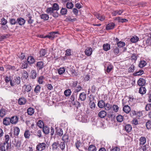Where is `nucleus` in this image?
I'll return each mask as SVG.
<instances>
[{
    "mask_svg": "<svg viewBox=\"0 0 151 151\" xmlns=\"http://www.w3.org/2000/svg\"><path fill=\"white\" fill-rule=\"evenodd\" d=\"M76 119L79 121L83 123H86L88 122V119L87 116L86 115L82 116L79 114L76 116Z\"/></svg>",
    "mask_w": 151,
    "mask_h": 151,
    "instance_id": "obj_1",
    "label": "nucleus"
},
{
    "mask_svg": "<svg viewBox=\"0 0 151 151\" xmlns=\"http://www.w3.org/2000/svg\"><path fill=\"white\" fill-rule=\"evenodd\" d=\"M21 79L19 76H15L14 77V80L12 81H11L10 82V84L11 86H14L16 84H19L20 83Z\"/></svg>",
    "mask_w": 151,
    "mask_h": 151,
    "instance_id": "obj_2",
    "label": "nucleus"
},
{
    "mask_svg": "<svg viewBox=\"0 0 151 151\" xmlns=\"http://www.w3.org/2000/svg\"><path fill=\"white\" fill-rule=\"evenodd\" d=\"M46 145L45 143H39L37 145L36 149L38 150L41 151L45 149Z\"/></svg>",
    "mask_w": 151,
    "mask_h": 151,
    "instance_id": "obj_3",
    "label": "nucleus"
},
{
    "mask_svg": "<svg viewBox=\"0 0 151 151\" xmlns=\"http://www.w3.org/2000/svg\"><path fill=\"white\" fill-rule=\"evenodd\" d=\"M58 33V32H50L49 34L47 35H46L44 37V38H48L49 39H52L55 37V35Z\"/></svg>",
    "mask_w": 151,
    "mask_h": 151,
    "instance_id": "obj_4",
    "label": "nucleus"
},
{
    "mask_svg": "<svg viewBox=\"0 0 151 151\" xmlns=\"http://www.w3.org/2000/svg\"><path fill=\"white\" fill-rule=\"evenodd\" d=\"M11 123L10 118L6 117L4 118L3 120V124L5 126H8Z\"/></svg>",
    "mask_w": 151,
    "mask_h": 151,
    "instance_id": "obj_5",
    "label": "nucleus"
},
{
    "mask_svg": "<svg viewBox=\"0 0 151 151\" xmlns=\"http://www.w3.org/2000/svg\"><path fill=\"white\" fill-rule=\"evenodd\" d=\"M137 84L140 86H143L146 83V80L144 78H140L137 82Z\"/></svg>",
    "mask_w": 151,
    "mask_h": 151,
    "instance_id": "obj_6",
    "label": "nucleus"
},
{
    "mask_svg": "<svg viewBox=\"0 0 151 151\" xmlns=\"http://www.w3.org/2000/svg\"><path fill=\"white\" fill-rule=\"evenodd\" d=\"M36 66L38 70H40L42 69L44 67L43 62L42 61L38 62L36 63Z\"/></svg>",
    "mask_w": 151,
    "mask_h": 151,
    "instance_id": "obj_7",
    "label": "nucleus"
},
{
    "mask_svg": "<svg viewBox=\"0 0 151 151\" xmlns=\"http://www.w3.org/2000/svg\"><path fill=\"white\" fill-rule=\"evenodd\" d=\"M27 102L26 99L23 97L20 98L18 101L19 104L20 105H23L25 104Z\"/></svg>",
    "mask_w": 151,
    "mask_h": 151,
    "instance_id": "obj_8",
    "label": "nucleus"
},
{
    "mask_svg": "<svg viewBox=\"0 0 151 151\" xmlns=\"http://www.w3.org/2000/svg\"><path fill=\"white\" fill-rule=\"evenodd\" d=\"M21 142L19 140H15V143L14 144L16 148L18 150H20L21 149Z\"/></svg>",
    "mask_w": 151,
    "mask_h": 151,
    "instance_id": "obj_9",
    "label": "nucleus"
},
{
    "mask_svg": "<svg viewBox=\"0 0 151 151\" xmlns=\"http://www.w3.org/2000/svg\"><path fill=\"white\" fill-rule=\"evenodd\" d=\"M18 118L17 116H12L11 118H10L11 123L13 124H16L18 121Z\"/></svg>",
    "mask_w": 151,
    "mask_h": 151,
    "instance_id": "obj_10",
    "label": "nucleus"
},
{
    "mask_svg": "<svg viewBox=\"0 0 151 151\" xmlns=\"http://www.w3.org/2000/svg\"><path fill=\"white\" fill-rule=\"evenodd\" d=\"M115 24L114 23L111 22L108 24L106 26V29L107 30H111L113 29Z\"/></svg>",
    "mask_w": 151,
    "mask_h": 151,
    "instance_id": "obj_11",
    "label": "nucleus"
},
{
    "mask_svg": "<svg viewBox=\"0 0 151 151\" xmlns=\"http://www.w3.org/2000/svg\"><path fill=\"white\" fill-rule=\"evenodd\" d=\"M25 22V20L23 18L20 17L17 19V23L20 25H22L24 24Z\"/></svg>",
    "mask_w": 151,
    "mask_h": 151,
    "instance_id": "obj_12",
    "label": "nucleus"
},
{
    "mask_svg": "<svg viewBox=\"0 0 151 151\" xmlns=\"http://www.w3.org/2000/svg\"><path fill=\"white\" fill-rule=\"evenodd\" d=\"M92 49L91 47H88L85 51V54L88 56H90L92 54Z\"/></svg>",
    "mask_w": 151,
    "mask_h": 151,
    "instance_id": "obj_13",
    "label": "nucleus"
},
{
    "mask_svg": "<svg viewBox=\"0 0 151 151\" xmlns=\"http://www.w3.org/2000/svg\"><path fill=\"white\" fill-rule=\"evenodd\" d=\"M40 18L44 21L47 20L49 18L48 15L46 14H43L40 16Z\"/></svg>",
    "mask_w": 151,
    "mask_h": 151,
    "instance_id": "obj_14",
    "label": "nucleus"
},
{
    "mask_svg": "<svg viewBox=\"0 0 151 151\" xmlns=\"http://www.w3.org/2000/svg\"><path fill=\"white\" fill-rule=\"evenodd\" d=\"M123 11L122 10H118L113 11L112 12V14L113 16H116L117 14L119 15H121L123 12Z\"/></svg>",
    "mask_w": 151,
    "mask_h": 151,
    "instance_id": "obj_15",
    "label": "nucleus"
},
{
    "mask_svg": "<svg viewBox=\"0 0 151 151\" xmlns=\"http://www.w3.org/2000/svg\"><path fill=\"white\" fill-rule=\"evenodd\" d=\"M106 115V112L104 110H102L100 111L98 114L99 116L101 118H104Z\"/></svg>",
    "mask_w": 151,
    "mask_h": 151,
    "instance_id": "obj_16",
    "label": "nucleus"
},
{
    "mask_svg": "<svg viewBox=\"0 0 151 151\" xmlns=\"http://www.w3.org/2000/svg\"><path fill=\"white\" fill-rule=\"evenodd\" d=\"M139 145H143L146 142V139L145 137H141L139 139Z\"/></svg>",
    "mask_w": 151,
    "mask_h": 151,
    "instance_id": "obj_17",
    "label": "nucleus"
},
{
    "mask_svg": "<svg viewBox=\"0 0 151 151\" xmlns=\"http://www.w3.org/2000/svg\"><path fill=\"white\" fill-rule=\"evenodd\" d=\"M146 89L145 87L142 86L141 87L139 90V93L141 94H144L146 93Z\"/></svg>",
    "mask_w": 151,
    "mask_h": 151,
    "instance_id": "obj_18",
    "label": "nucleus"
},
{
    "mask_svg": "<svg viewBox=\"0 0 151 151\" xmlns=\"http://www.w3.org/2000/svg\"><path fill=\"white\" fill-rule=\"evenodd\" d=\"M103 47L104 50L105 51H107L110 49V45L108 43L104 44L103 45Z\"/></svg>",
    "mask_w": 151,
    "mask_h": 151,
    "instance_id": "obj_19",
    "label": "nucleus"
},
{
    "mask_svg": "<svg viewBox=\"0 0 151 151\" xmlns=\"http://www.w3.org/2000/svg\"><path fill=\"white\" fill-rule=\"evenodd\" d=\"M130 110V107L127 105H125L123 108V111L127 114L129 113Z\"/></svg>",
    "mask_w": 151,
    "mask_h": 151,
    "instance_id": "obj_20",
    "label": "nucleus"
},
{
    "mask_svg": "<svg viewBox=\"0 0 151 151\" xmlns=\"http://www.w3.org/2000/svg\"><path fill=\"white\" fill-rule=\"evenodd\" d=\"M105 103L103 100H100L98 103V105L99 107L102 108L105 106Z\"/></svg>",
    "mask_w": 151,
    "mask_h": 151,
    "instance_id": "obj_21",
    "label": "nucleus"
},
{
    "mask_svg": "<svg viewBox=\"0 0 151 151\" xmlns=\"http://www.w3.org/2000/svg\"><path fill=\"white\" fill-rule=\"evenodd\" d=\"M27 61L29 64H32L35 62V60L32 56H29L27 58Z\"/></svg>",
    "mask_w": 151,
    "mask_h": 151,
    "instance_id": "obj_22",
    "label": "nucleus"
},
{
    "mask_svg": "<svg viewBox=\"0 0 151 151\" xmlns=\"http://www.w3.org/2000/svg\"><path fill=\"white\" fill-rule=\"evenodd\" d=\"M13 130L14 135V136H17L19 132V129L18 127H16Z\"/></svg>",
    "mask_w": 151,
    "mask_h": 151,
    "instance_id": "obj_23",
    "label": "nucleus"
},
{
    "mask_svg": "<svg viewBox=\"0 0 151 151\" xmlns=\"http://www.w3.org/2000/svg\"><path fill=\"white\" fill-rule=\"evenodd\" d=\"M86 98V95L84 92L80 93L79 95V99L82 101H84Z\"/></svg>",
    "mask_w": 151,
    "mask_h": 151,
    "instance_id": "obj_24",
    "label": "nucleus"
},
{
    "mask_svg": "<svg viewBox=\"0 0 151 151\" xmlns=\"http://www.w3.org/2000/svg\"><path fill=\"white\" fill-rule=\"evenodd\" d=\"M27 113L28 115L30 116L32 115L34 113V109L31 107L29 108L27 110Z\"/></svg>",
    "mask_w": 151,
    "mask_h": 151,
    "instance_id": "obj_25",
    "label": "nucleus"
},
{
    "mask_svg": "<svg viewBox=\"0 0 151 151\" xmlns=\"http://www.w3.org/2000/svg\"><path fill=\"white\" fill-rule=\"evenodd\" d=\"M41 86L39 85H37L35 88L34 91L37 95L38 94L40 91Z\"/></svg>",
    "mask_w": 151,
    "mask_h": 151,
    "instance_id": "obj_26",
    "label": "nucleus"
},
{
    "mask_svg": "<svg viewBox=\"0 0 151 151\" xmlns=\"http://www.w3.org/2000/svg\"><path fill=\"white\" fill-rule=\"evenodd\" d=\"M125 129L126 132L129 133L131 131L132 129V127L131 125L127 124L125 126Z\"/></svg>",
    "mask_w": 151,
    "mask_h": 151,
    "instance_id": "obj_27",
    "label": "nucleus"
},
{
    "mask_svg": "<svg viewBox=\"0 0 151 151\" xmlns=\"http://www.w3.org/2000/svg\"><path fill=\"white\" fill-rule=\"evenodd\" d=\"M139 40L138 37L136 36H134L132 37L131 39V41L132 43H135L137 42Z\"/></svg>",
    "mask_w": 151,
    "mask_h": 151,
    "instance_id": "obj_28",
    "label": "nucleus"
},
{
    "mask_svg": "<svg viewBox=\"0 0 151 151\" xmlns=\"http://www.w3.org/2000/svg\"><path fill=\"white\" fill-rule=\"evenodd\" d=\"M67 12V10L66 8H62L61 9L60 14L62 15H65Z\"/></svg>",
    "mask_w": 151,
    "mask_h": 151,
    "instance_id": "obj_29",
    "label": "nucleus"
},
{
    "mask_svg": "<svg viewBox=\"0 0 151 151\" xmlns=\"http://www.w3.org/2000/svg\"><path fill=\"white\" fill-rule=\"evenodd\" d=\"M5 109L2 108L0 110V116L3 117L6 114Z\"/></svg>",
    "mask_w": 151,
    "mask_h": 151,
    "instance_id": "obj_30",
    "label": "nucleus"
},
{
    "mask_svg": "<svg viewBox=\"0 0 151 151\" xmlns=\"http://www.w3.org/2000/svg\"><path fill=\"white\" fill-rule=\"evenodd\" d=\"M54 10L52 8V7H48L45 11V12L48 14H52L54 12Z\"/></svg>",
    "mask_w": 151,
    "mask_h": 151,
    "instance_id": "obj_31",
    "label": "nucleus"
},
{
    "mask_svg": "<svg viewBox=\"0 0 151 151\" xmlns=\"http://www.w3.org/2000/svg\"><path fill=\"white\" fill-rule=\"evenodd\" d=\"M47 52V51L45 49H41L40 50L39 53L40 56L41 57L44 56Z\"/></svg>",
    "mask_w": 151,
    "mask_h": 151,
    "instance_id": "obj_32",
    "label": "nucleus"
},
{
    "mask_svg": "<svg viewBox=\"0 0 151 151\" xmlns=\"http://www.w3.org/2000/svg\"><path fill=\"white\" fill-rule=\"evenodd\" d=\"M30 135V133L29 131L28 130H27L25 131L24 134V136L26 138H29Z\"/></svg>",
    "mask_w": 151,
    "mask_h": 151,
    "instance_id": "obj_33",
    "label": "nucleus"
},
{
    "mask_svg": "<svg viewBox=\"0 0 151 151\" xmlns=\"http://www.w3.org/2000/svg\"><path fill=\"white\" fill-rule=\"evenodd\" d=\"M25 88L24 89V91L27 92H29L31 91L32 89V87L30 85H24Z\"/></svg>",
    "mask_w": 151,
    "mask_h": 151,
    "instance_id": "obj_34",
    "label": "nucleus"
},
{
    "mask_svg": "<svg viewBox=\"0 0 151 151\" xmlns=\"http://www.w3.org/2000/svg\"><path fill=\"white\" fill-rule=\"evenodd\" d=\"M147 63L144 60H142L140 61L139 64V67L140 68H142L145 66Z\"/></svg>",
    "mask_w": 151,
    "mask_h": 151,
    "instance_id": "obj_35",
    "label": "nucleus"
},
{
    "mask_svg": "<svg viewBox=\"0 0 151 151\" xmlns=\"http://www.w3.org/2000/svg\"><path fill=\"white\" fill-rule=\"evenodd\" d=\"M59 146V144L58 143L54 142L52 145V147L53 150H56Z\"/></svg>",
    "mask_w": 151,
    "mask_h": 151,
    "instance_id": "obj_36",
    "label": "nucleus"
},
{
    "mask_svg": "<svg viewBox=\"0 0 151 151\" xmlns=\"http://www.w3.org/2000/svg\"><path fill=\"white\" fill-rule=\"evenodd\" d=\"M135 69V66L133 64H132L129 68L128 69V71L129 73H132L134 72Z\"/></svg>",
    "mask_w": 151,
    "mask_h": 151,
    "instance_id": "obj_37",
    "label": "nucleus"
},
{
    "mask_svg": "<svg viewBox=\"0 0 151 151\" xmlns=\"http://www.w3.org/2000/svg\"><path fill=\"white\" fill-rule=\"evenodd\" d=\"M71 93V91L70 89L66 90L64 92V94L66 96H69Z\"/></svg>",
    "mask_w": 151,
    "mask_h": 151,
    "instance_id": "obj_38",
    "label": "nucleus"
},
{
    "mask_svg": "<svg viewBox=\"0 0 151 151\" xmlns=\"http://www.w3.org/2000/svg\"><path fill=\"white\" fill-rule=\"evenodd\" d=\"M88 150V151H96V147L94 145H91L89 147Z\"/></svg>",
    "mask_w": 151,
    "mask_h": 151,
    "instance_id": "obj_39",
    "label": "nucleus"
},
{
    "mask_svg": "<svg viewBox=\"0 0 151 151\" xmlns=\"http://www.w3.org/2000/svg\"><path fill=\"white\" fill-rule=\"evenodd\" d=\"M117 45L118 47L121 48L124 46L125 45V44L124 42L123 41H120L119 42H118V43H117Z\"/></svg>",
    "mask_w": 151,
    "mask_h": 151,
    "instance_id": "obj_40",
    "label": "nucleus"
},
{
    "mask_svg": "<svg viewBox=\"0 0 151 151\" xmlns=\"http://www.w3.org/2000/svg\"><path fill=\"white\" fill-rule=\"evenodd\" d=\"M32 75L31 76V78L33 79H35L37 77V73L36 71L34 70H32L31 72Z\"/></svg>",
    "mask_w": 151,
    "mask_h": 151,
    "instance_id": "obj_41",
    "label": "nucleus"
},
{
    "mask_svg": "<svg viewBox=\"0 0 151 151\" xmlns=\"http://www.w3.org/2000/svg\"><path fill=\"white\" fill-rule=\"evenodd\" d=\"M116 119L118 122H121L123 120V117L121 115H118L116 117Z\"/></svg>",
    "mask_w": 151,
    "mask_h": 151,
    "instance_id": "obj_42",
    "label": "nucleus"
},
{
    "mask_svg": "<svg viewBox=\"0 0 151 151\" xmlns=\"http://www.w3.org/2000/svg\"><path fill=\"white\" fill-rule=\"evenodd\" d=\"M52 8L54 11H58L59 9V5L57 4L54 3L53 4Z\"/></svg>",
    "mask_w": 151,
    "mask_h": 151,
    "instance_id": "obj_43",
    "label": "nucleus"
},
{
    "mask_svg": "<svg viewBox=\"0 0 151 151\" xmlns=\"http://www.w3.org/2000/svg\"><path fill=\"white\" fill-rule=\"evenodd\" d=\"M119 49L118 47L115 46L114 47L113 51L115 55H117L119 53Z\"/></svg>",
    "mask_w": 151,
    "mask_h": 151,
    "instance_id": "obj_44",
    "label": "nucleus"
},
{
    "mask_svg": "<svg viewBox=\"0 0 151 151\" xmlns=\"http://www.w3.org/2000/svg\"><path fill=\"white\" fill-rule=\"evenodd\" d=\"M111 107V105L109 104V103H107L106 104H105V106H104L105 109L107 111L110 109Z\"/></svg>",
    "mask_w": 151,
    "mask_h": 151,
    "instance_id": "obj_45",
    "label": "nucleus"
},
{
    "mask_svg": "<svg viewBox=\"0 0 151 151\" xmlns=\"http://www.w3.org/2000/svg\"><path fill=\"white\" fill-rule=\"evenodd\" d=\"M66 6L68 9H71L73 7V5L72 2H68L66 4Z\"/></svg>",
    "mask_w": 151,
    "mask_h": 151,
    "instance_id": "obj_46",
    "label": "nucleus"
},
{
    "mask_svg": "<svg viewBox=\"0 0 151 151\" xmlns=\"http://www.w3.org/2000/svg\"><path fill=\"white\" fill-rule=\"evenodd\" d=\"M56 133L59 136H62L63 134V130L61 128L57 129L56 131Z\"/></svg>",
    "mask_w": 151,
    "mask_h": 151,
    "instance_id": "obj_47",
    "label": "nucleus"
},
{
    "mask_svg": "<svg viewBox=\"0 0 151 151\" xmlns=\"http://www.w3.org/2000/svg\"><path fill=\"white\" fill-rule=\"evenodd\" d=\"M59 146L60 147V149L62 150H63L65 147V144L64 142H61L60 144L59 145Z\"/></svg>",
    "mask_w": 151,
    "mask_h": 151,
    "instance_id": "obj_48",
    "label": "nucleus"
},
{
    "mask_svg": "<svg viewBox=\"0 0 151 151\" xmlns=\"http://www.w3.org/2000/svg\"><path fill=\"white\" fill-rule=\"evenodd\" d=\"M144 72L143 70H140L138 71L135 73L134 75V76H140L144 73Z\"/></svg>",
    "mask_w": 151,
    "mask_h": 151,
    "instance_id": "obj_49",
    "label": "nucleus"
},
{
    "mask_svg": "<svg viewBox=\"0 0 151 151\" xmlns=\"http://www.w3.org/2000/svg\"><path fill=\"white\" fill-rule=\"evenodd\" d=\"M146 127L147 129H151V121L148 120L146 124Z\"/></svg>",
    "mask_w": 151,
    "mask_h": 151,
    "instance_id": "obj_50",
    "label": "nucleus"
},
{
    "mask_svg": "<svg viewBox=\"0 0 151 151\" xmlns=\"http://www.w3.org/2000/svg\"><path fill=\"white\" fill-rule=\"evenodd\" d=\"M65 71V69L64 68H61L58 70V73L60 75H61Z\"/></svg>",
    "mask_w": 151,
    "mask_h": 151,
    "instance_id": "obj_51",
    "label": "nucleus"
},
{
    "mask_svg": "<svg viewBox=\"0 0 151 151\" xmlns=\"http://www.w3.org/2000/svg\"><path fill=\"white\" fill-rule=\"evenodd\" d=\"M43 132L46 134H48L49 132V129L47 127H43Z\"/></svg>",
    "mask_w": 151,
    "mask_h": 151,
    "instance_id": "obj_52",
    "label": "nucleus"
},
{
    "mask_svg": "<svg viewBox=\"0 0 151 151\" xmlns=\"http://www.w3.org/2000/svg\"><path fill=\"white\" fill-rule=\"evenodd\" d=\"M10 24L12 25H15L17 23V20L14 19H10L9 20Z\"/></svg>",
    "mask_w": 151,
    "mask_h": 151,
    "instance_id": "obj_53",
    "label": "nucleus"
},
{
    "mask_svg": "<svg viewBox=\"0 0 151 151\" xmlns=\"http://www.w3.org/2000/svg\"><path fill=\"white\" fill-rule=\"evenodd\" d=\"M89 105L90 107L91 108V109H93L95 107L96 105L95 103L93 102L92 101H90L89 103Z\"/></svg>",
    "mask_w": 151,
    "mask_h": 151,
    "instance_id": "obj_54",
    "label": "nucleus"
},
{
    "mask_svg": "<svg viewBox=\"0 0 151 151\" xmlns=\"http://www.w3.org/2000/svg\"><path fill=\"white\" fill-rule=\"evenodd\" d=\"M37 125L40 128H42L43 127L44 124L42 121L41 120H39L37 123Z\"/></svg>",
    "mask_w": 151,
    "mask_h": 151,
    "instance_id": "obj_55",
    "label": "nucleus"
},
{
    "mask_svg": "<svg viewBox=\"0 0 151 151\" xmlns=\"http://www.w3.org/2000/svg\"><path fill=\"white\" fill-rule=\"evenodd\" d=\"M62 139L65 142H68V136L66 134H64L63 137Z\"/></svg>",
    "mask_w": 151,
    "mask_h": 151,
    "instance_id": "obj_56",
    "label": "nucleus"
},
{
    "mask_svg": "<svg viewBox=\"0 0 151 151\" xmlns=\"http://www.w3.org/2000/svg\"><path fill=\"white\" fill-rule=\"evenodd\" d=\"M113 69V66L112 65H109L107 68L106 71L108 73H109Z\"/></svg>",
    "mask_w": 151,
    "mask_h": 151,
    "instance_id": "obj_57",
    "label": "nucleus"
},
{
    "mask_svg": "<svg viewBox=\"0 0 151 151\" xmlns=\"http://www.w3.org/2000/svg\"><path fill=\"white\" fill-rule=\"evenodd\" d=\"M44 79V78L43 76H41L39 78L38 82L40 84H42Z\"/></svg>",
    "mask_w": 151,
    "mask_h": 151,
    "instance_id": "obj_58",
    "label": "nucleus"
},
{
    "mask_svg": "<svg viewBox=\"0 0 151 151\" xmlns=\"http://www.w3.org/2000/svg\"><path fill=\"white\" fill-rule=\"evenodd\" d=\"M28 64L26 61L23 62L21 68H22L24 69L26 68L27 67Z\"/></svg>",
    "mask_w": 151,
    "mask_h": 151,
    "instance_id": "obj_59",
    "label": "nucleus"
},
{
    "mask_svg": "<svg viewBox=\"0 0 151 151\" xmlns=\"http://www.w3.org/2000/svg\"><path fill=\"white\" fill-rule=\"evenodd\" d=\"M76 147L78 149H79V148L80 147L81 145V142L80 141H77L75 144Z\"/></svg>",
    "mask_w": 151,
    "mask_h": 151,
    "instance_id": "obj_60",
    "label": "nucleus"
},
{
    "mask_svg": "<svg viewBox=\"0 0 151 151\" xmlns=\"http://www.w3.org/2000/svg\"><path fill=\"white\" fill-rule=\"evenodd\" d=\"M113 110L116 112H117L119 110V107L116 105H114L112 106Z\"/></svg>",
    "mask_w": 151,
    "mask_h": 151,
    "instance_id": "obj_61",
    "label": "nucleus"
},
{
    "mask_svg": "<svg viewBox=\"0 0 151 151\" xmlns=\"http://www.w3.org/2000/svg\"><path fill=\"white\" fill-rule=\"evenodd\" d=\"M146 43L147 46H149L151 45V39L148 38L146 40Z\"/></svg>",
    "mask_w": 151,
    "mask_h": 151,
    "instance_id": "obj_62",
    "label": "nucleus"
},
{
    "mask_svg": "<svg viewBox=\"0 0 151 151\" xmlns=\"http://www.w3.org/2000/svg\"><path fill=\"white\" fill-rule=\"evenodd\" d=\"M145 110L147 111H148L151 109V104H149L146 105L145 108Z\"/></svg>",
    "mask_w": 151,
    "mask_h": 151,
    "instance_id": "obj_63",
    "label": "nucleus"
},
{
    "mask_svg": "<svg viewBox=\"0 0 151 151\" xmlns=\"http://www.w3.org/2000/svg\"><path fill=\"white\" fill-rule=\"evenodd\" d=\"M1 23L2 24L5 25L7 23V21L4 18H3L1 19Z\"/></svg>",
    "mask_w": 151,
    "mask_h": 151,
    "instance_id": "obj_64",
    "label": "nucleus"
}]
</instances>
